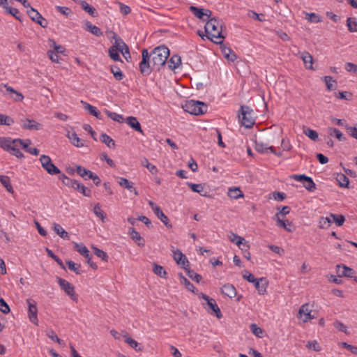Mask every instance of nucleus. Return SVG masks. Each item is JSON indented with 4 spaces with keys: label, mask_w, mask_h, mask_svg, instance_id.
<instances>
[{
    "label": "nucleus",
    "mask_w": 357,
    "mask_h": 357,
    "mask_svg": "<svg viewBox=\"0 0 357 357\" xmlns=\"http://www.w3.org/2000/svg\"><path fill=\"white\" fill-rule=\"evenodd\" d=\"M6 11L9 13L10 15L14 16L16 19L17 20H20V17L19 15V11L17 8H12V7H10L8 6H4V8H3Z\"/></svg>",
    "instance_id": "nucleus-61"
},
{
    "label": "nucleus",
    "mask_w": 357,
    "mask_h": 357,
    "mask_svg": "<svg viewBox=\"0 0 357 357\" xmlns=\"http://www.w3.org/2000/svg\"><path fill=\"white\" fill-rule=\"evenodd\" d=\"M119 52V51L116 50V48L111 47L108 51L109 57L114 61H121Z\"/></svg>",
    "instance_id": "nucleus-51"
},
{
    "label": "nucleus",
    "mask_w": 357,
    "mask_h": 357,
    "mask_svg": "<svg viewBox=\"0 0 357 357\" xmlns=\"http://www.w3.org/2000/svg\"><path fill=\"white\" fill-rule=\"evenodd\" d=\"M228 238L231 242L238 245L241 250H243L244 248H249L248 242L243 237L237 235L236 234L231 232L228 235Z\"/></svg>",
    "instance_id": "nucleus-16"
},
{
    "label": "nucleus",
    "mask_w": 357,
    "mask_h": 357,
    "mask_svg": "<svg viewBox=\"0 0 357 357\" xmlns=\"http://www.w3.org/2000/svg\"><path fill=\"white\" fill-rule=\"evenodd\" d=\"M238 118L241 123L246 128H250L255 123V116L254 111L248 106L242 105L240 107Z\"/></svg>",
    "instance_id": "nucleus-4"
},
{
    "label": "nucleus",
    "mask_w": 357,
    "mask_h": 357,
    "mask_svg": "<svg viewBox=\"0 0 357 357\" xmlns=\"http://www.w3.org/2000/svg\"><path fill=\"white\" fill-rule=\"evenodd\" d=\"M59 179L62 181L63 184L72 188L75 180L70 179L65 174H62L59 176Z\"/></svg>",
    "instance_id": "nucleus-58"
},
{
    "label": "nucleus",
    "mask_w": 357,
    "mask_h": 357,
    "mask_svg": "<svg viewBox=\"0 0 357 357\" xmlns=\"http://www.w3.org/2000/svg\"><path fill=\"white\" fill-rule=\"evenodd\" d=\"M221 50L224 56L229 61H234L236 59V54L229 47L222 46Z\"/></svg>",
    "instance_id": "nucleus-34"
},
{
    "label": "nucleus",
    "mask_w": 357,
    "mask_h": 357,
    "mask_svg": "<svg viewBox=\"0 0 357 357\" xmlns=\"http://www.w3.org/2000/svg\"><path fill=\"white\" fill-rule=\"evenodd\" d=\"M101 141L105 143L109 148H114L115 143L114 141L107 134H102L100 135Z\"/></svg>",
    "instance_id": "nucleus-47"
},
{
    "label": "nucleus",
    "mask_w": 357,
    "mask_h": 357,
    "mask_svg": "<svg viewBox=\"0 0 357 357\" xmlns=\"http://www.w3.org/2000/svg\"><path fill=\"white\" fill-rule=\"evenodd\" d=\"M190 10L195 17L203 20H205V17L206 19H210L212 13L210 10L199 8L193 6L190 7Z\"/></svg>",
    "instance_id": "nucleus-17"
},
{
    "label": "nucleus",
    "mask_w": 357,
    "mask_h": 357,
    "mask_svg": "<svg viewBox=\"0 0 357 357\" xmlns=\"http://www.w3.org/2000/svg\"><path fill=\"white\" fill-rule=\"evenodd\" d=\"M306 347L314 351H320L322 349L321 345L317 340L309 341L306 344Z\"/></svg>",
    "instance_id": "nucleus-50"
},
{
    "label": "nucleus",
    "mask_w": 357,
    "mask_h": 357,
    "mask_svg": "<svg viewBox=\"0 0 357 357\" xmlns=\"http://www.w3.org/2000/svg\"><path fill=\"white\" fill-rule=\"evenodd\" d=\"M93 213L95 215L99 218L103 222L105 221L106 219V214L105 212L101 209V206L100 204H96L93 209Z\"/></svg>",
    "instance_id": "nucleus-40"
},
{
    "label": "nucleus",
    "mask_w": 357,
    "mask_h": 357,
    "mask_svg": "<svg viewBox=\"0 0 357 357\" xmlns=\"http://www.w3.org/2000/svg\"><path fill=\"white\" fill-rule=\"evenodd\" d=\"M300 57L303 60L305 68L313 70L314 59L312 56L307 52H303L299 53Z\"/></svg>",
    "instance_id": "nucleus-21"
},
{
    "label": "nucleus",
    "mask_w": 357,
    "mask_h": 357,
    "mask_svg": "<svg viewBox=\"0 0 357 357\" xmlns=\"http://www.w3.org/2000/svg\"><path fill=\"white\" fill-rule=\"evenodd\" d=\"M72 188H74L75 190H77L78 192H81L83 195L86 197H90L91 192L89 190H88L83 184L80 183L77 181H75Z\"/></svg>",
    "instance_id": "nucleus-31"
},
{
    "label": "nucleus",
    "mask_w": 357,
    "mask_h": 357,
    "mask_svg": "<svg viewBox=\"0 0 357 357\" xmlns=\"http://www.w3.org/2000/svg\"><path fill=\"white\" fill-rule=\"evenodd\" d=\"M169 56V50L164 45L155 47L150 53L144 49L142 52V61L139 64L140 73L147 76L153 70H159L165 64Z\"/></svg>",
    "instance_id": "nucleus-1"
},
{
    "label": "nucleus",
    "mask_w": 357,
    "mask_h": 357,
    "mask_svg": "<svg viewBox=\"0 0 357 357\" xmlns=\"http://www.w3.org/2000/svg\"><path fill=\"white\" fill-rule=\"evenodd\" d=\"M58 54L59 53L55 52L54 51H52V50H49L47 52V55H48L49 58L50 59V60L52 62L57 63H59L60 59H61V57L59 56Z\"/></svg>",
    "instance_id": "nucleus-62"
},
{
    "label": "nucleus",
    "mask_w": 357,
    "mask_h": 357,
    "mask_svg": "<svg viewBox=\"0 0 357 357\" xmlns=\"http://www.w3.org/2000/svg\"><path fill=\"white\" fill-rule=\"evenodd\" d=\"M173 257L176 264L181 267L185 268L188 266L187 257L179 250L173 251Z\"/></svg>",
    "instance_id": "nucleus-18"
},
{
    "label": "nucleus",
    "mask_w": 357,
    "mask_h": 357,
    "mask_svg": "<svg viewBox=\"0 0 357 357\" xmlns=\"http://www.w3.org/2000/svg\"><path fill=\"white\" fill-rule=\"evenodd\" d=\"M27 13L31 19L35 22L38 19H42V15L33 8H30V9L27 10Z\"/></svg>",
    "instance_id": "nucleus-55"
},
{
    "label": "nucleus",
    "mask_w": 357,
    "mask_h": 357,
    "mask_svg": "<svg viewBox=\"0 0 357 357\" xmlns=\"http://www.w3.org/2000/svg\"><path fill=\"white\" fill-rule=\"evenodd\" d=\"M74 248L76 251H77L80 255H83L84 257H88L90 255V252L88 248L83 243H74Z\"/></svg>",
    "instance_id": "nucleus-38"
},
{
    "label": "nucleus",
    "mask_w": 357,
    "mask_h": 357,
    "mask_svg": "<svg viewBox=\"0 0 357 357\" xmlns=\"http://www.w3.org/2000/svg\"><path fill=\"white\" fill-rule=\"evenodd\" d=\"M76 172L80 176L84 178L85 179L89 178L91 176H92L93 174V172L90 170H88L80 165L76 166Z\"/></svg>",
    "instance_id": "nucleus-39"
},
{
    "label": "nucleus",
    "mask_w": 357,
    "mask_h": 357,
    "mask_svg": "<svg viewBox=\"0 0 357 357\" xmlns=\"http://www.w3.org/2000/svg\"><path fill=\"white\" fill-rule=\"evenodd\" d=\"M58 283L62 290L73 300L76 301L77 300V296L75 294L74 286L68 281L62 279L61 278H57Z\"/></svg>",
    "instance_id": "nucleus-10"
},
{
    "label": "nucleus",
    "mask_w": 357,
    "mask_h": 357,
    "mask_svg": "<svg viewBox=\"0 0 357 357\" xmlns=\"http://www.w3.org/2000/svg\"><path fill=\"white\" fill-rule=\"evenodd\" d=\"M344 68L349 73H353L357 74V65H356L351 62L346 63L345 66H344Z\"/></svg>",
    "instance_id": "nucleus-63"
},
{
    "label": "nucleus",
    "mask_w": 357,
    "mask_h": 357,
    "mask_svg": "<svg viewBox=\"0 0 357 357\" xmlns=\"http://www.w3.org/2000/svg\"><path fill=\"white\" fill-rule=\"evenodd\" d=\"M105 112L109 118H110L114 121L122 123L124 120V118L122 115L119 114L116 112H110L107 109H105Z\"/></svg>",
    "instance_id": "nucleus-43"
},
{
    "label": "nucleus",
    "mask_w": 357,
    "mask_h": 357,
    "mask_svg": "<svg viewBox=\"0 0 357 357\" xmlns=\"http://www.w3.org/2000/svg\"><path fill=\"white\" fill-rule=\"evenodd\" d=\"M330 216L333 219V221L338 227L342 226L345 221V218L343 215H337V214L331 213Z\"/></svg>",
    "instance_id": "nucleus-46"
},
{
    "label": "nucleus",
    "mask_w": 357,
    "mask_h": 357,
    "mask_svg": "<svg viewBox=\"0 0 357 357\" xmlns=\"http://www.w3.org/2000/svg\"><path fill=\"white\" fill-rule=\"evenodd\" d=\"M255 149L257 151L261 153H272L278 156L281 155L280 153H277L275 151L274 148L272 146H268L267 144L260 140H257L255 142Z\"/></svg>",
    "instance_id": "nucleus-14"
},
{
    "label": "nucleus",
    "mask_w": 357,
    "mask_h": 357,
    "mask_svg": "<svg viewBox=\"0 0 357 357\" xmlns=\"http://www.w3.org/2000/svg\"><path fill=\"white\" fill-rule=\"evenodd\" d=\"M111 72L116 80H121L123 75L121 69L116 66L111 67Z\"/></svg>",
    "instance_id": "nucleus-56"
},
{
    "label": "nucleus",
    "mask_w": 357,
    "mask_h": 357,
    "mask_svg": "<svg viewBox=\"0 0 357 357\" xmlns=\"http://www.w3.org/2000/svg\"><path fill=\"white\" fill-rule=\"evenodd\" d=\"M183 109L193 115H201L206 112L207 105L202 102L190 100L183 105Z\"/></svg>",
    "instance_id": "nucleus-5"
},
{
    "label": "nucleus",
    "mask_w": 357,
    "mask_h": 357,
    "mask_svg": "<svg viewBox=\"0 0 357 357\" xmlns=\"http://www.w3.org/2000/svg\"><path fill=\"white\" fill-rule=\"evenodd\" d=\"M305 19L312 23H319L322 22L321 17L315 13H305Z\"/></svg>",
    "instance_id": "nucleus-41"
},
{
    "label": "nucleus",
    "mask_w": 357,
    "mask_h": 357,
    "mask_svg": "<svg viewBox=\"0 0 357 357\" xmlns=\"http://www.w3.org/2000/svg\"><path fill=\"white\" fill-rule=\"evenodd\" d=\"M327 132L330 136L337 138L339 141L344 140L342 132L335 128L328 127L327 128Z\"/></svg>",
    "instance_id": "nucleus-35"
},
{
    "label": "nucleus",
    "mask_w": 357,
    "mask_h": 357,
    "mask_svg": "<svg viewBox=\"0 0 357 357\" xmlns=\"http://www.w3.org/2000/svg\"><path fill=\"white\" fill-rule=\"evenodd\" d=\"M298 318L304 323L316 318L314 312L312 310V306L309 303L302 305L298 310Z\"/></svg>",
    "instance_id": "nucleus-9"
},
{
    "label": "nucleus",
    "mask_w": 357,
    "mask_h": 357,
    "mask_svg": "<svg viewBox=\"0 0 357 357\" xmlns=\"http://www.w3.org/2000/svg\"><path fill=\"white\" fill-rule=\"evenodd\" d=\"M94 254L99 258L102 259L105 261H107L108 260V256L107 254L103 251L102 250H100L96 247H92Z\"/></svg>",
    "instance_id": "nucleus-52"
},
{
    "label": "nucleus",
    "mask_w": 357,
    "mask_h": 357,
    "mask_svg": "<svg viewBox=\"0 0 357 357\" xmlns=\"http://www.w3.org/2000/svg\"><path fill=\"white\" fill-rule=\"evenodd\" d=\"M31 144V141L30 139H13L10 137H0V147L20 159L24 158V155L21 151V149L24 150L25 148H28Z\"/></svg>",
    "instance_id": "nucleus-2"
},
{
    "label": "nucleus",
    "mask_w": 357,
    "mask_h": 357,
    "mask_svg": "<svg viewBox=\"0 0 357 357\" xmlns=\"http://www.w3.org/2000/svg\"><path fill=\"white\" fill-rule=\"evenodd\" d=\"M115 42L114 44L112 46L113 48H116V50L123 52V50L127 49L128 45L120 38L118 37H114Z\"/></svg>",
    "instance_id": "nucleus-42"
},
{
    "label": "nucleus",
    "mask_w": 357,
    "mask_h": 357,
    "mask_svg": "<svg viewBox=\"0 0 357 357\" xmlns=\"http://www.w3.org/2000/svg\"><path fill=\"white\" fill-rule=\"evenodd\" d=\"M67 137L74 146L77 147H82L84 146V141L78 137L75 132H69Z\"/></svg>",
    "instance_id": "nucleus-25"
},
{
    "label": "nucleus",
    "mask_w": 357,
    "mask_h": 357,
    "mask_svg": "<svg viewBox=\"0 0 357 357\" xmlns=\"http://www.w3.org/2000/svg\"><path fill=\"white\" fill-rule=\"evenodd\" d=\"M227 195L234 199H238L239 198L244 197V194L238 187H232L228 189Z\"/></svg>",
    "instance_id": "nucleus-28"
},
{
    "label": "nucleus",
    "mask_w": 357,
    "mask_h": 357,
    "mask_svg": "<svg viewBox=\"0 0 357 357\" xmlns=\"http://www.w3.org/2000/svg\"><path fill=\"white\" fill-rule=\"evenodd\" d=\"M20 126L23 129L29 130H39L42 129V124L33 119H22L20 120Z\"/></svg>",
    "instance_id": "nucleus-13"
},
{
    "label": "nucleus",
    "mask_w": 357,
    "mask_h": 357,
    "mask_svg": "<svg viewBox=\"0 0 357 357\" xmlns=\"http://www.w3.org/2000/svg\"><path fill=\"white\" fill-rule=\"evenodd\" d=\"M291 178L303 183V187L308 191L312 192L316 189V184L312 178L305 174H293Z\"/></svg>",
    "instance_id": "nucleus-8"
},
{
    "label": "nucleus",
    "mask_w": 357,
    "mask_h": 357,
    "mask_svg": "<svg viewBox=\"0 0 357 357\" xmlns=\"http://www.w3.org/2000/svg\"><path fill=\"white\" fill-rule=\"evenodd\" d=\"M337 180L341 187L348 188L349 184V179L344 174H338Z\"/></svg>",
    "instance_id": "nucleus-49"
},
{
    "label": "nucleus",
    "mask_w": 357,
    "mask_h": 357,
    "mask_svg": "<svg viewBox=\"0 0 357 357\" xmlns=\"http://www.w3.org/2000/svg\"><path fill=\"white\" fill-rule=\"evenodd\" d=\"M49 43L50 45L54 49L53 51H54L55 52L62 54L65 52V48L60 45H57L54 40H50Z\"/></svg>",
    "instance_id": "nucleus-59"
},
{
    "label": "nucleus",
    "mask_w": 357,
    "mask_h": 357,
    "mask_svg": "<svg viewBox=\"0 0 357 357\" xmlns=\"http://www.w3.org/2000/svg\"><path fill=\"white\" fill-rule=\"evenodd\" d=\"M128 234L130 238L140 247L145 245V241L141 236L140 234L136 231L133 227H130L128 229Z\"/></svg>",
    "instance_id": "nucleus-20"
},
{
    "label": "nucleus",
    "mask_w": 357,
    "mask_h": 357,
    "mask_svg": "<svg viewBox=\"0 0 357 357\" xmlns=\"http://www.w3.org/2000/svg\"><path fill=\"white\" fill-rule=\"evenodd\" d=\"M180 282L190 291L194 292L195 287L182 274L179 275Z\"/></svg>",
    "instance_id": "nucleus-45"
},
{
    "label": "nucleus",
    "mask_w": 357,
    "mask_h": 357,
    "mask_svg": "<svg viewBox=\"0 0 357 357\" xmlns=\"http://www.w3.org/2000/svg\"><path fill=\"white\" fill-rule=\"evenodd\" d=\"M328 91H333L337 88V81L331 76H325L323 77Z\"/></svg>",
    "instance_id": "nucleus-33"
},
{
    "label": "nucleus",
    "mask_w": 357,
    "mask_h": 357,
    "mask_svg": "<svg viewBox=\"0 0 357 357\" xmlns=\"http://www.w3.org/2000/svg\"><path fill=\"white\" fill-rule=\"evenodd\" d=\"M84 29L96 36H100L102 35V32L101 31V30L98 26L92 24L89 22H85Z\"/></svg>",
    "instance_id": "nucleus-32"
},
{
    "label": "nucleus",
    "mask_w": 357,
    "mask_h": 357,
    "mask_svg": "<svg viewBox=\"0 0 357 357\" xmlns=\"http://www.w3.org/2000/svg\"><path fill=\"white\" fill-rule=\"evenodd\" d=\"M250 330L252 333L258 337H261L263 335V330L257 326L255 324H252L250 325Z\"/></svg>",
    "instance_id": "nucleus-60"
},
{
    "label": "nucleus",
    "mask_w": 357,
    "mask_h": 357,
    "mask_svg": "<svg viewBox=\"0 0 357 357\" xmlns=\"http://www.w3.org/2000/svg\"><path fill=\"white\" fill-rule=\"evenodd\" d=\"M0 183L6 188L9 192H13V187L10 184V178L7 176H0Z\"/></svg>",
    "instance_id": "nucleus-44"
},
{
    "label": "nucleus",
    "mask_w": 357,
    "mask_h": 357,
    "mask_svg": "<svg viewBox=\"0 0 357 357\" xmlns=\"http://www.w3.org/2000/svg\"><path fill=\"white\" fill-rule=\"evenodd\" d=\"M53 229L61 238L65 240H69L68 233L58 223H53Z\"/></svg>",
    "instance_id": "nucleus-29"
},
{
    "label": "nucleus",
    "mask_w": 357,
    "mask_h": 357,
    "mask_svg": "<svg viewBox=\"0 0 357 357\" xmlns=\"http://www.w3.org/2000/svg\"><path fill=\"white\" fill-rule=\"evenodd\" d=\"M181 64V57L178 55H173L168 62L169 68L171 70H175L176 68L179 67Z\"/></svg>",
    "instance_id": "nucleus-37"
},
{
    "label": "nucleus",
    "mask_w": 357,
    "mask_h": 357,
    "mask_svg": "<svg viewBox=\"0 0 357 357\" xmlns=\"http://www.w3.org/2000/svg\"><path fill=\"white\" fill-rule=\"evenodd\" d=\"M205 32L208 39L216 44H222L225 36L222 33V22L215 17L210 18L205 24Z\"/></svg>",
    "instance_id": "nucleus-3"
},
{
    "label": "nucleus",
    "mask_w": 357,
    "mask_h": 357,
    "mask_svg": "<svg viewBox=\"0 0 357 357\" xmlns=\"http://www.w3.org/2000/svg\"><path fill=\"white\" fill-rule=\"evenodd\" d=\"M347 26L351 32H357V22L351 17L347 20Z\"/></svg>",
    "instance_id": "nucleus-53"
},
{
    "label": "nucleus",
    "mask_w": 357,
    "mask_h": 357,
    "mask_svg": "<svg viewBox=\"0 0 357 357\" xmlns=\"http://www.w3.org/2000/svg\"><path fill=\"white\" fill-rule=\"evenodd\" d=\"M153 271L155 275L163 278H165L167 274L164 268L158 264H154Z\"/></svg>",
    "instance_id": "nucleus-48"
},
{
    "label": "nucleus",
    "mask_w": 357,
    "mask_h": 357,
    "mask_svg": "<svg viewBox=\"0 0 357 357\" xmlns=\"http://www.w3.org/2000/svg\"><path fill=\"white\" fill-rule=\"evenodd\" d=\"M81 6L82 9L87 12L89 14H90L92 16H94L96 10L94 8L91 6L88 3L83 1L81 2Z\"/></svg>",
    "instance_id": "nucleus-57"
},
{
    "label": "nucleus",
    "mask_w": 357,
    "mask_h": 357,
    "mask_svg": "<svg viewBox=\"0 0 357 357\" xmlns=\"http://www.w3.org/2000/svg\"><path fill=\"white\" fill-rule=\"evenodd\" d=\"M149 205L158 219L168 228L172 227L167 216L162 211L160 208L152 201H149Z\"/></svg>",
    "instance_id": "nucleus-12"
},
{
    "label": "nucleus",
    "mask_w": 357,
    "mask_h": 357,
    "mask_svg": "<svg viewBox=\"0 0 357 357\" xmlns=\"http://www.w3.org/2000/svg\"><path fill=\"white\" fill-rule=\"evenodd\" d=\"M255 288L259 295L264 296L267 293L268 282L265 278H256L253 282Z\"/></svg>",
    "instance_id": "nucleus-15"
},
{
    "label": "nucleus",
    "mask_w": 357,
    "mask_h": 357,
    "mask_svg": "<svg viewBox=\"0 0 357 357\" xmlns=\"http://www.w3.org/2000/svg\"><path fill=\"white\" fill-rule=\"evenodd\" d=\"M188 186L195 192L199 193L201 196L206 197V192L204 190L203 184L187 183Z\"/></svg>",
    "instance_id": "nucleus-30"
},
{
    "label": "nucleus",
    "mask_w": 357,
    "mask_h": 357,
    "mask_svg": "<svg viewBox=\"0 0 357 357\" xmlns=\"http://www.w3.org/2000/svg\"><path fill=\"white\" fill-rule=\"evenodd\" d=\"M199 297L206 301L208 307H206V309L209 313L215 314L218 319L222 317L220 309L213 298H209V296L203 293H201Z\"/></svg>",
    "instance_id": "nucleus-6"
},
{
    "label": "nucleus",
    "mask_w": 357,
    "mask_h": 357,
    "mask_svg": "<svg viewBox=\"0 0 357 357\" xmlns=\"http://www.w3.org/2000/svg\"><path fill=\"white\" fill-rule=\"evenodd\" d=\"M126 122L130 127L133 128L135 130L143 133L141 125L135 117L129 116L126 119Z\"/></svg>",
    "instance_id": "nucleus-27"
},
{
    "label": "nucleus",
    "mask_w": 357,
    "mask_h": 357,
    "mask_svg": "<svg viewBox=\"0 0 357 357\" xmlns=\"http://www.w3.org/2000/svg\"><path fill=\"white\" fill-rule=\"evenodd\" d=\"M40 162L43 168L50 175H56L61 173L60 169L56 167L52 162L49 155H41Z\"/></svg>",
    "instance_id": "nucleus-7"
},
{
    "label": "nucleus",
    "mask_w": 357,
    "mask_h": 357,
    "mask_svg": "<svg viewBox=\"0 0 357 357\" xmlns=\"http://www.w3.org/2000/svg\"><path fill=\"white\" fill-rule=\"evenodd\" d=\"M125 342L137 351H142V347L136 340L132 339L127 333L123 335Z\"/></svg>",
    "instance_id": "nucleus-24"
},
{
    "label": "nucleus",
    "mask_w": 357,
    "mask_h": 357,
    "mask_svg": "<svg viewBox=\"0 0 357 357\" xmlns=\"http://www.w3.org/2000/svg\"><path fill=\"white\" fill-rule=\"evenodd\" d=\"M303 133L313 141H317L319 138L318 133L310 128L304 130Z\"/></svg>",
    "instance_id": "nucleus-54"
},
{
    "label": "nucleus",
    "mask_w": 357,
    "mask_h": 357,
    "mask_svg": "<svg viewBox=\"0 0 357 357\" xmlns=\"http://www.w3.org/2000/svg\"><path fill=\"white\" fill-rule=\"evenodd\" d=\"M118 183L121 186L128 190L130 192H134L135 195H138V192L133 187L132 183H130L127 178L123 177H119Z\"/></svg>",
    "instance_id": "nucleus-26"
},
{
    "label": "nucleus",
    "mask_w": 357,
    "mask_h": 357,
    "mask_svg": "<svg viewBox=\"0 0 357 357\" xmlns=\"http://www.w3.org/2000/svg\"><path fill=\"white\" fill-rule=\"evenodd\" d=\"M336 271L340 277L352 278L354 275V270L345 265H337Z\"/></svg>",
    "instance_id": "nucleus-19"
},
{
    "label": "nucleus",
    "mask_w": 357,
    "mask_h": 357,
    "mask_svg": "<svg viewBox=\"0 0 357 357\" xmlns=\"http://www.w3.org/2000/svg\"><path fill=\"white\" fill-rule=\"evenodd\" d=\"M274 218L276 220L277 225L278 227L284 228L285 230H287L289 232L293 231L294 227H293L291 222H289L287 220H284L281 219L280 218V214H275Z\"/></svg>",
    "instance_id": "nucleus-22"
},
{
    "label": "nucleus",
    "mask_w": 357,
    "mask_h": 357,
    "mask_svg": "<svg viewBox=\"0 0 357 357\" xmlns=\"http://www.w3.org/2000/svg\"><path fill=\"white\" fill-rule=\"evenodd\" d=\"M26 303L28 305V317L31 323L36 326L38 325V308L36 302L32 299H27Z\"/></svg>",
    "instance_id": "nucleus-11"
},
{
    "label": "nucleus",
    "mask_w": 357,
    "mask_h": 357,
    "mask_svg": "<svg viewBox=\"0 0 357 357\" xmlns=\"http://www.w3.org/2000/svg\"><path fill=\"white\" fill-rule=\"evenodd\" d=\"M82 102L84 105V109L87 110L91 115L99 119H101L100 112L97 109L96 107L83 101H82Z\"/></svg>",
    "instance_id": "nucleus-36"
},
{
    "label": "nucleus",
    "mask_w": 357,
    "mask_h": 357,
    "mask_svg": "<svg viewBox=\"0 0 357 357\" xmlns=\"http://www.w3.org/2000/svg\"><path fill=\"white\" fill-rule=\"evenodd\" d=\"M349 135L357 140V127L345 126Z\"/></svg>",
    "instance_id": "nucleus-64"
},
{
    "label": "nucleus",
    "mask_w": 357,
    "mask_h": 357,
    "mask_svg": "<svg viewBox=\"0 0 357 357\" xmlns=\"http://www.w3.org/2000/svg\"><path fill=\"white\" fill-rule=\"evenodd\" d=\"M222 294L230 298H234L236 295V289L231 284H226L221 289Z\"/></svg>",
    "instance_id": "nucleus-23"
}]
</instances>
